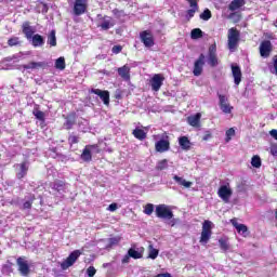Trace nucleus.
Returning <instances> with one entry per match:
<instances>
[{"label":"nucleus","instance_id":"obj_1","mask_svg":"<svg viewBox=\"0 0 277 277\" xmlns=\"http://www.w3.org/2000/svg\"><path fill=\"white\" fill-rule=\"evenodd\" d=\"M96 25L100 27V29H102V31H108V29L116 27V19H114L111 16L97 14Z\"/></svg>","mask_w":277,"mask_h":277},{"label":"nucleus","instance_id":"obj_2","mask_svg":"<svg viewBox=\"0 0 277 277\" xmlns=\"http://www.w3.org/2000/svg\"><path fill=\"white\" fill-rule=\"evenodd\" d=\"M241 37V34L237 28H229L227 34V47L229 51H234V49H237V45L239 44V38Z\"/></svg>","mask_w":277,"mask_h":277},{"label":"nucleus","instance_id":"obj_3","mask_svg":"<svg viewBox=\"0 0 277 277\" xmlns=\"http://www.w3.org/2000/svg\"><path fill=\"white\" fill-rule=\"evenodd\" d=\"M83 254V250H75L72 251L68 258L61 263L62 269H68V267H72L75 263H77V259Z\"/></svg>","mask_w":277,"mask_h":277},{"label":"nucleus","instance_id":"obj_4","mask_svg":"<svg viewBox=\"0 0 277 277\" xmlns=\"http://www.w3.org/2000/svg\"><path fill=\"white\" fill-rule=\"evenodd\" d=\"M156 215L160 220H172V217H174V213L170 207L166 205H159L156 207Z\"/></svg>","mask_w":277,"mask_h":277},{"label":"nucleus","instance_id":"obj_5","mask_svg":"<svg viewBox=\"0 0 277 277\" xmlns=\"http://www.w3.org/2000/svg\"><path fill=\"white\" fill-rule=\"evenodd\" d=\"M207 62L211 68H215V66L220 64V61L217 60V45H215V43L209 47Z\"/></svg>","mask_w":277,"mask_h":277},{"label":"nucleus","instance_id":"obj_6","mask_svg":"<svg viewBox=\"0 0 277 277\" xmlns=\"http://www.w3.org/2000/svg\"><path fill=\"white\" fill-rule=\"evenodd\" d=\"M217 196L223 200V202H225V205H228L233 197V189H230L229 185H222L217 190Z\"/></svg>","mask_w":277,"mask_h":277},{"label":"nucleus","instance_id":"obj_7","mask_svg":"<svg viewBox=\"0 0 277 277\" xmlns=\"http://www.w3.org/2000/svg\"><path fill=\"white\" fill-rule=\"evenodd\" d=\"M163 81H166V77L161 74H156L149 80L150 88L153 92H159L161 90V85H163Z\"/></svg>","mask_w":277,"mask_h":277},{"label":"nucleus","instance_id":"obj_8","mask_svg":"<svg viewBox=\"0 0 277 277\" xmlns=\"http://www.w3.org/2000/svg\"><path fill=\"white\" fill-rule=\"evenodd\" d=\"M211 221L203 222L200 243H209V240L211 239Z\"/></svg>","mask_w":277,"mask_h":277},{"label":"nucleus","instance_id":"obj_9","mask_svg":"<svg viewBox=\"0 0 277 277\" xmlns=\"http://www.w3.org/2000/svg\"><path fill=\"white\" fill-rule=\"evenodd\" d=\"M88 11V0H75L74 2V14L75 16H81Z\"/></svg>","mask_w":277,"mask_h":277},{"label":"nucleus","instance_id":"obj_10","mask_svg":"<svg viewBox=\"0 0 277 277\" xmlns=\"http://www.w3.org/2000/svg\"><path fill=\"white\" fill-rule=\"evenodd\" d=\"M205 54H200L198 60L195 61L193 75L200 77L202 75V68H205Z\"/></svg>","mask_w":277,"mask_h":277},{"label":"nucleus","instance_id":"obj_11","mask_svg":"<svg viewBox=\"0 0 277 277\" xmlns=\"http://www.w3.org/2000/svg\"><path fill=\"white\" fill-rule=\"evenodd\" d=\"M219 105L223 114H232L233 106H230V103H228V97H226L225 95L219 94Z\"/></svg>","mask_w":277,"mask_h":277},{"label":"nucleus","instance_id":"obj_12","mask_svg":"<svg viewBox=\"0 0 277 277\" xmlns=\"http://www.w3.org/2000/svg\"><path fill=\"white\" fill-rule=\"evenodd\" d=\"M140 37H141V41L143 42V44L145 47H147L148 49H150V47L155 45V39L153 38V34L150 32V30L142 31L140 34Z\"/></svg>","mask_w":277,"mask_h":277},{"label":"nucleus","instance_id":"obj_13","mask_svg":"<svg viewBox=\"0 0 277 277\" xmlns=\"http://www.w3.org/2000/svg\"><path fill=\"white\" fill-rule=\"evenodd\" d=\"M155 148L157 153H168V150H170V141L168 140V136L156 142Z\"/></svg>","mask_w":277,"mask_h":277},{"label":"nucleus","instance_id":"obj_14","mask_svg":"<svg viewBox=\"0 0 277 277\" xmlns=\"http://www.w3.org/2000/svg\"><path fill=\"white\" fill-rule=\"evenodd\" d=\"M269 53H272V41L269 40L263 41L260 44V55L262 57H269Z\"/></svg>","mask_w":277,"mask_h":277},{"label":"nucleus","instance_id":"obj_15","mask_svg":"<svg viewBox=\"0 0 277 277\" xmlns=\"http://www.w3.org/2000/svg\"><path fill=\"white\" fill-rule=\"evenodd\" d=\"M230 224L236 228L239 235H242V237H248V226L238 223L237 219H232Z\"/></svg>","mask_w":277,"mask_h":277},{"label":"nucleus","instance_id":"obj_16","mask_svg":"<svg viewBox=\"0 0 277 277\" xmlns=\"http://www.w3.org/2000/svg\"><path fill=\"white\" fill-rule=\"evenodd\" d=\"M17 266L22 276H27L29 274V264L27 263V260L18 258Z\"/></svg>","mask_w":277,"mask_h":277},{"label":"nucleus","instance_id":"obj_17","mask_svg":"<svg viewBox=\"0 0 277 277\" xmlns=\"http://www.w3.org/2000/svg\"><path fill=\"white\" fill-rule=\"evenodd\" d=\"M92 94H96L103 101L104 105H109V91H102L101 89H92Z\"/></svg>","mask_w":277,"mask_h":277},{"label":"nucleus","instance_id":"obj_18","mask_svg":"<svg viewBox=\"0 0 277 277\" xmlns=\"http://www.w3.org/2000/svg\"><path fill=\"white\" fill-rule=\"evenodd\" d=\"M117 72L119 75V77H121V79H123L124 81H129V79H131V67L130 66H122V67H119L117 69Z\"/></svg>","mask_w":277,"mask_h":277},{"label":"nucleus","instance_id":"obj_19","mask_svg":"<svg viewBox=\"0 0 277 277\" xmlns=\"http://www.w3.org/2000/svg\"><path fill=\"white\" fill-rule=\"evenodd\" d=\"M232 75L235 85H239L241 83V68L238 65H232Z\"/></svg>","mask_w":277,"mask_h":277},{"label":"nucleus","instance_id":"obj_20","mask_svg":"<svg viewBox=\"0 0 277 277\" xmlns=\"http://www.w3.org/2000/svg\"><path fill=\"white\" fill-rule=\"evenodd\" d=\"M92 148H96V145H87L81 154L82 161H92Z\"/></svg>","mask_w":277,"mask_h":277},{"label":"nucleus","instance_id":"obj_21","mask_svg":"<svg viewBox=\"0 0 277 277\" xmlns=\"http://www.w3.org/2000/svg\"><path fill=\"white\" fill-rule=\"evenodd\" d=\"M31 44L32 47H35V49H38V47H44V37H42L39 34L34 35L30 38Z\"/></svg>","mask_w":277,"mask_h":277},{"label":"nucleus","instance_id":"obj_22","mask_svg":"<svg viewBox=\"0 0 277 277\" xmlns=\"http://www.w3.org/2000/svg\"><path fill=\"white\" fill-rule=\"evenodd\" d=\"M22 27H23V34L26 36L27 40H31V37L35 34L34 27L29 25V22H25Z\"/></svg>","mask_w":277,"mask_h":277},{"label":"nucleus","instance_id":"obj_23","mask_svg":"<svg viewBox=\"0 0 277 277\" xmlns=\"http://www.w3.org/2000/svg\"><path fill=\"white\" fill-rule=\"evenodd\" d=\"M200 118H202V115L197 113L196 115L189 116L187 122L190 127H200Z\"/></svg>","mask_w":277,"mask_h":277},{"label":"nucleus","instance_id":"obj_24","mask_svg":"<svg viewBox=\"0 0 277 277\" xmlns=\"http://www.w3.org/2000/svg\"><path fill=\"white\" fill-rule=\"evenodd\" d=\"M47 66V63L44 62H31L27 65H24L25 70H38V68H44Z\"/></svg>","mask_w":277,"mask_h":277},{"label":"nucleus","instance_id":"obj_25","mask_svg":"<svg viewBox=\"0 0 277 277\" xmlns=\"http://www.w3.org/2000/svg\"><path fill=\"white\" fill-rule=\"evenodd\" d=\"M173 181H175V183L177 185H180L181 187H185V189H189V187H192V185H194V183L187 182L185 179H183L179 175H173Z\"/></svg>","mask_w":277,"mask_h":277},{"label":"nucleus","instance_id":"obj_26","mask_svg":"<svg viewBox=\"0 0 277 277\" xmlns=\"http://www.w3.org/2000/svg\"><path fill=\"white\" fill-rule=\"evenodd\" d=\"M128 254L131 256V259H142V256H144V248H131L128 250Z\"/></svg>","mask_w":277,"mask_h":277},{"label":"nucleus","instance_id":"obj_27","mask_svg":"<svg viewBox=\"0 0 277 277\" xmlns=\"http://www.w3.org/2000/svg\"><path fill=\"white\" fill-rule=\"evenodd\" d=\"M243 5H246V0H233L228 5V10L235 12L239 10V8H243Z\"/></svg>","mask_w":277,"mask_h":277},{"label":"nucleus","instance_id":"obj_28","mask_svg":"<svg viewBox=\"0 0 277 277\" xmlns=\"http://www.w3.org/2000/svg\"><path fill=\"white\" fill-rule=\"evenodd\" d=\"M19 171L16 173L17 179H24V176H27V172L29 170V163L23 162L18 164Z\"/></svg>","mask_w":277,"mask_h":277},{"label":"nucleus","instance_id":"obj_29","mask_svg":"<svg viewBox=\"0 0 277 277\" xmlns=\"http://www.w3.org/2000/svg\"><path fill=\"white\" fill-rule=\"evenodd\" d=\"M179 145L181 146L182 150H189V148H192V142H189L187 136L180 137Z\"/></svg>","mask_w":277,"mask_h":277},{"label":"nucleus","instance_id":"obj_30","mask_svg":"<svg viewBox=\"0 0 277 277\" xmlns=\"http://www.w3.org/2000/svg\"><path fill=\"white\" fill-rule=\"evenodd\" d=\"M48 44H50V47H57V37L55 36V30H51L49 34Z\"/></svg>","mask_w":277,"mask_h":277},{"label":"nucleus","instance_id":"obj_31","mask_svg":"<svg viewBox=\"0 0 277 277\" xmlns=\"http://www.w3.org/2000/svg\"><path fill=\"white\" fill-rule=\"evenodd\" d=\"M55 68L57 70H64L66 68V58H64V56H61L55 61Z\"/></svg>","mask_w":277,"mask_h":277},{"label":"nucleus","instance_id":"obj_32","mask_svg":"<svg viewBox=\"0 0 277 277\" xmlns=\"http://www.w3.org/2000/svg\"><path fill=\"white\" fill-rule=\"evenodd\" d=\"M132 134L134 135V137H136V140H146V132H144V130L140 128L133 130Z\"/></svg>","mask_w":277,"mask_h":277},{"label":"nucleus","instance_id":"obj_33","mask_svg":"<svg viewBox=\"0 0 277 277\" xmlns=\"http://www.w3.org/2000/svg\"><path fill=\"white\" fill-rule=\"evenodd\" d=\"M157 256H159V250L153 248V245L148 246V259H153V261H155V259H157Z\"/></svg>","mask_w":277,"mask_h":277},{"label":"nucleus","instance_id":"obj_34","mask_svg":"<svg viewBox=\"0 0 277 277\" xmlns=\"http://www.w3.org/2000/svg\"><path fill=\"white\" fill-rule=\"evenodd\" d=\"M23 42L21 41V38L18 37H12L8 40L9 47H21Z\"/></svg>","mask_w":277,"mask_h":277},{"label":"nucleus","instance_id":"obj_35","mask_svg":"<svg viewBox=\"0 0 277 277\" xmlns=\"http://www.w3.org/2000/svg\"><path fill=\"white\" fill-rule=\"evenodd\" d=\"M190 38L193 40H198V38H202V30L200 28H195L190 32Z\"/></svg>","mask_w":277,"mask_h":277},{"label":"nucleus","instance_id":"obj_36","mask_svg":"<svg viewBox=\"0 0 277 277\" xmlns=\"http://www.w3.org/2000/svg\"><path fill=\"white\" fill-rule=\"evenodd\" d=\"M219 246L221 250H224V252H226V250H229L230 248V245H228V240L224 238L219 239Z\"/></svg>","mask_w":277,"mask_h":277},{"label":"nucleus","instance_id":"obj_37","mask_svg":"<svg viewBox=\"0 0 277 277\" xmlns=\"http://www.w3.org/2000/svg\"><path fill=\"white\" fill-rule=\"evenodd\" d=\"M225 135H226L225 142H226V144H228V142H230V140H233V137H235V128H229L226 131Z\"/></svg>","mask_w":277,"mask_h":277},{"label":"nucleus","instance_id":"obj_38","mask_svg":"<svg viewBox=\"0 0 277 277\" xmlns=\"http://www.w3.org/2000/svg\"><path fill=\"white\" fill-rule=\"evenodd\" d=\"M212 14H211V10L206 9L200 15L199 18H201V21H209L211 18Z\"/></svg>","mask_w":277,"mask_h":277},{"label":"nucleus","instance_id":"obj_39","mask_svg":"<svg viewBox=\"0 0 277 277\" xmlns=\"http://www.w3.org/2000/svg\"><path fill=\"white\" fill-rule=\"evenodd\" d=\"M32 114L37 118V120L44 122V113L43 111H41L39 109H34Z\"/></svg>","mask_w":277,"mask_h":277},{"label":"nucleus","instance_id":"obj_40","mask_svg":"<svg viewBox=\"0 0 277 277\" xmlns=\"http://www.w3.org/2000/svg\"><path fill=\"white\" fill-rule=\"evenodd\" d=\"M157 170H168V159L160 160L157 166Z\"/></svg>","mask_w":277,"mask_h":277},{"label":"nucleus","instance_id":"obj_41","mask_svg":"<svg viewBox=\"0 0 277 277\" xmlns=\"http://www.w3.org/2000/svg\"><path fill=\"white\" fill-rule=\"evenodd\" d=\"M118 243H120V237L109 238L107 248H114V246H118Z\"/></svg>","mask_w":277,"mask_h":277},{"label":"nucleus","instance_id":"obj_42","mask_svg":"<svg viewBox=\"0 0 277 277\" xmlns=\"http://www.w3.org/2000/svg\"><path fill=\"white\" fill-rule=\"evenodd\" d=\"M251 166H253V168H261V157L253 156L251 159Z\"/></svg>","mask_w":277,"mask_h":277},{"label":"nucleus","instance_id":"obj_43","mask_svg":"<svg viewBox=\"0 0 277 277\" xmlns=\"http://www.w3.org/2000/svg\"><path fill=\"white\" fill-rule=\"evenodd\" d=\"M75 124V117H68L66 119V122L64 123L65 129H72V126Z\"/></svg>","mask_w":277,"mask_h":277},{"label":"nucleus","instance_id":"obj_44","mask_svg":"<svg viewBox=\"0 0 277 277\" xmlns=\"http://www.w3.org/2000/svg\"><path fill=\"white\" fill-rule=\"evenodd\" d=\"M153 211H155V206L153 203H148L145 206L144 213L146 215H153Z\"/></svg>","mask_w":277,"mask_h":277},{"label":"nucleus","instance_id":"obj_45","mask_svg":"<svg viewBox=\"0 0 277 277\" xmlns=\"http://www.w3.org/2000/svg\"><path fill=\"white\" fill-rule=\"evenodd\" d=\"M64 187H65V184L62 181L55 182L53 184V189H55L56 192H62V189H64Z\"/></svg>","mask_w":277,"mask_h":277},{"label":"nucleus","instance_id":"obj_46","mask_svg":"<svg viewBox=\"0 0 277 277\" xmlns=\"http://www.w3.org/2000/svg\"><path fill=\"white\" fill-rule=\"evenodd\" d=\"M198 12V9H189L186 14V18L189 21L190 18H194V15Z\"/></svg>","mask_w":277,"mask_h":277},{"label":"nucleus","instance_id":"obj_47","mask_svg":"<svg viewBox=\"0 0 277 277\" xmlns=\"http://www.w3.org/2000/svg\"><path fill=\"white\" fill-rule=\"evenodd\" d=\"M87 274L89 277H94L96 275V268H94V266H90L87 268Z\"/></svg>","mask_w":277,"mask_h":277},{"label":"nucleus","instance_id":"obj_48","mask_svg":"<svg viewBox=\"0 0 277 277\" xmlns=\"http://www.w3.org/2000/svg\"><path fill=\"white\" fill-rule=\"evenodd\" d=\"M189 4L190 9H197L198 10V0H186Z\"/></svg>","mask_w":277,"mask_h":277},{"label":"nucleus","instance_id":"obj_49","mask_svg":"<svg viewBox=\"0 0 277 277\" xmlns=\"http://www.w3.org/2000/svg\"><path fill=\"white\" fill-rule=\"evenodd\" d=\"M122 51V45H114L111 49V52L115 53V55H118Z\"/></svg>","mask_w":277,"mask_h":277},{"label":"nucleus","instance_id":"obj_50","mask_svg":"<svg viewBox=\"0 0 277 277\" xmlns=\"http://www.w3.org/2000/svg\"><path fill=\"white\" fill-rule=\"evenodd\" d=\"M31 205H34V199L24 202L23 209H31Z\"/></svg>","mask_w":277,"mask_h":277},{"label":"nucleus","instance_id":"obj_51","mask_svg":"<svg viewBox=\"0 0 277 277\" xmlns=\"http://www.w3.org/2000/svg\"><path fill=\"white\" fill-rule=\"evenodd\" d=\"M69 142H70V144H78L79 137L71 135V136H69Z\"/></svg>","mask_w":277,"mask_h":277},{"label":"nucleus","instance_id":"obj_52","mask_svg":"<svg viewBox=\"0 0 277 277\" xmlns=\"http://www.w3.org/2000/svg\"><path fill=\"white\" fill-rule=\"evenodd\" d=\"M118 210V203H110L108 207V211H117Z\"/></svg>","mask_w":277,"mask_h":277},{"label":"nucleus","instance_id":"obj_53","mask_svg":"<svg viewBox=\"0 0 277 277\" xmlns=\"http://www.w3.org/2000/svg\"><path fill=\"white\" fill-rule=\"evenodd\" d=\"M113 13L115 14V16H118V17L124 16V11H119V10H117V9H115V10L113 11Z\"/></svg>","mask_w":277,"mask_h":277},{"label":"nucleus","instance_id":"obj_54","mask_svg":"<svg viewBox=\"0 0 277 277\" xmlns=\"http://www.w3.org/2000/svg\"><path fill=\"white\" fill-rule=\"evenodd\" d=\"M269 135L273 136V138L277 141V130L276 129L271 130Z\"/></svg>","mask_w":277,"mask_h":277},{"label":"nucleus","instance_id":"obj_55","mask_svg":"<svg viewBox=\"0 0 277 277\" xmlns=\"http://www.w3.org/2000/svg\"><path fill=\"white\" fill-rule=\"evenodd\" d=\"M131 260V255H129V253L127 255L123 256L121 263L126 264L129 263V261Z\"/></svg>","mask_w":277,"mask_h":277},{"label":"nucleus","instance_id":"obj_56","mask_svg":"<svg viewBox=\"0 0 277 277\" xmlns=\"http://www.w3.org/2000/svg\"><path fill=\"white\" fill-rule=\"evenodd\" d=\"M154 277H172V275H170V273H163V274H158Z\"/></svg>","mask_w":277,"mask_h":277},{"label":"nucleus","instance_id":"obj_57","mask_svg":"<svg viewBox=\"0 0 277 277\" xmlns=\"http://www.w3.org/2000/svg\"><path fill=\"white\" fill-rule=\"evenodd\" d=\"M271 154L273 155V157H277V148L276 147H272L271 148Z\"/></svg>","mask_w":277,"mask_h":277},{"label":"nucleus","instance_id":"obj_58","mask_svg":"<svg viewBox=\"0 0 277 277\" xmlns=\"http://www.w3.org/2000/svg\"><path fill=\"white\" fill-rule=\"evenodd\" d=\"M274 72L277 75V58L274 60Z\"/></svg>","mask_w":277,"mask_h":277},{"label":"nucleus","instance_id":"obj_59","mask_svg":"<svg viewBox=\"0 0 277 277\" xmlns=\"http://www.w3.org/2000/svg\"><path fill=\"white\" fill-rule=\"evenodd\" d=\"M170 224H171V226H174L175 223H174V221H171Z\"/></svg>","mask_w":277,"mask_h":277}]
</instances>
